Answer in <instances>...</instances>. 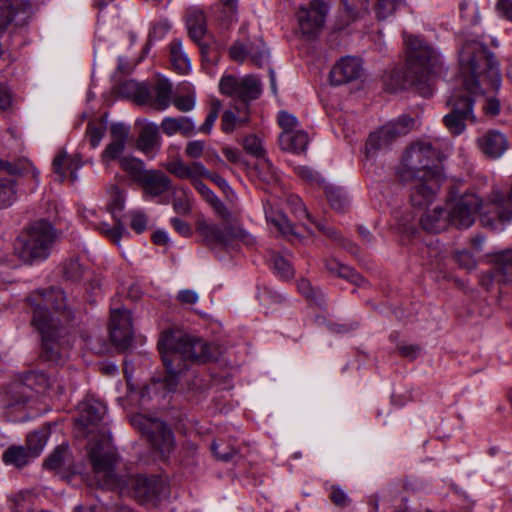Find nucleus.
Masks as SVG:
<instances>
[{
    "mask_svg": "<svg viewBox=\"0 0 512 512\" xmlns=\"http://www.w3.org/2000/svg\"><path fill=\"white\" fill-rule=\"evenodd\" d=\"M460 73L463 77V85L470 95L455 92L448 100L451 112L444 116L443 123L447 130L454 136L462 134L466 129V122L474 123V100L471 95L482 93L480 80L494 90L501 85L499 63L494 54L477 40H467L459 50Z\"/></svg>",
    "mask_w": 512,
    "mask_h": 512,
    "instance_id": "obj_1",
    "label": "nucleus"
},
{
    "mask_svg": "<svg viewBox=\"0 0 512 512\" xmlns=\"http://www.w3.org/2000/svg\"><path fill=\"white\" fill-rule=\"evenodd\" d=\"M89 458L98 485L133 498L140 505L156 506L167 494V485L155 475L136 474L120 477L115 472L118 455L112 437L105 430L89 442Z\"/></svg>",
    "mask_w": 512,
    "mask_h": 512,
    "instance_id": "obj_2",
    "label": "nucleus"
},
{
    "mask_svg": "<svg viewBox=\"0 0 512 512\" xmlns=\"http://www.w3.org/2000/svg\"><path fill=\"white\" fill-rule=\"evenodd\" d=\"M406 62L403 70H393L385 80V89L395 92L414 89L428 98L433 94L432 70L439 58L434 48L419 36L403 32Z\"/></svg>",
    "mask_w": 512,
    "mask_h": 512,
    "instance_id": "obj_3",
    "label": "nucleus"
},
{
    "mask_svg": "<svg viewBox=\"0 0 512 512\" xmlns=\"http://www.w3.org/2000/svg\"><path fill=\"white\" fill-rule=\"evenodd\" d=\"M163 365L166 369L165 386L173 391L178 383V376L188 368V362L206 363L217 359V348L203 339L179 336L165 331L158 344Z\"/></svg>",
    "mask_w": 512,
    "mask_h": 512,
    "instance_id": "obj_4",
    "label": "nucleus"
},
{
    "mask_svg": "<svg viewBox=\"0 0 512 512\" xmlns=\"http://www.w3.org/2000/svg\"><path fill=\"white\" fill-rule=\"evenodd\" d=\"M45 307L37 305L33 311L32 325L42 336V357L48 361H58L61 356V345L58 341L59 321L49 313L47 307L60 311L64 302V291L61 288H50L41 293Z\"/></svg>",
    "mask_w": 512,
    "mask_h": 512,
    "instance_id": "obj_5",
    "label": "nucleus"
},
{
    "mask_svg": "<svg viewBox=\"0 0 512 512\" xmlns=\"http://www.w3.org/2000/svg\"><path fill=\"white\" fill-rule=\"evenodd\" d=\"M56 241V230L45 220L27 226L14 243V253L25 264H36L46 260Z\"/></svg>",
    "mask_w": 512,
    "mask_h": 512,
    "instance_id": "obj_6",
    "label": "nucleus"
},
{
    "mask_svg": "<svg viewBox=\"0 0 512 512\" xmlns=\"http://www.w3.org/2000/svg\"><path fill=\"white\" fill-rule=\"evenodd\" d=\"M477 199L470 194H463L455 200L451 193L447 203L448 208L436 207L426 212L420 219L421 226L430 233L444 231L450 224L465 229L473 224L472 209L470 205H476Z\"/></svg>",
    "mask_w": 512,
    "mask_h": 512,
    "instance_id": "obj_7",
    "label": "nucleus"
},
{
    "mask_svg": "<svg viewBox=\"0 0 512 512\" xmlns=\"http://www.w3.org/2000/svg\"><path fill=\"white\" fill-rule=\"evenodd\" d=\"M439 151L426 139L413 142L405 151L397 169L400 181H409L417 175H431L436 168L443 171L439 163Z\"/></svg>",
    "mask_w": 512,
    "mask_h": 512,
    "instance_id": "obj_8",
    "label": "nucleus"
},
{
    "mask_svg": "<svg viewBox=\"0 0 512 512\" xmlns=\"http://www.w3.org/2000/svg\"><path fill=\"white\" fill-rule=\"evenodd\" d=\"M120 167L141 187L145 198L160 197L172 189V180L166 173L159 169H145L141 159L123 157L120 159Z\"/></svg>",
    "mask_w": 512,
    "mask_h": 512,
    "instance_id": "obj_9",
    "label": "nucleus"
},
{
    "mask_svg": "<svg viewBox=\"0 0 512 512\" xmlns=\"http://www.w3.org/2000/svg\"><path fill=\"white\" fill-rule=\"evenodd\" d=\"M466 194L473 195L477 199L476 205L469 206V209L472 208L473 222L476 213L479 214L483 226L494 230L498 229L499 225L512 221V203L501 191L493 189L485 199H481L473 192Z\"/></svg>",
    "mask_w": 512,
    "mask_h": 512,
    "instance_id": "obj_10",
    "label": "nucleus"
},
{
    "mask_svg": "<svg viewBox=\"0 0 512 512\" xmlns=\"http://www.w3.org/2000/svg\"><path fill=\"white\" fill-rule=\"evenodd\" d=\"M131 424L146 437L153 450L162 457L168 456L174 449V435L162 420L138 414L131 418Z\"/></svg>",
    "mask_w": 512,
    "mask_h": 512,
    "instance_id": "obj_11",
    "label": "nucleus"
},
{
    "mask_svg": "<svg viewBox=\"0 0 512 512\" xmlns=\"http://www.w3.org/2000/svg\"><path fill=\"white\" fill-rule=\"evenodd\" d=\"M197 232L202 237V242L209 247L218 245L229 247L234 241H241L245 245H253L255 238L240 227L227 225L224 228L210 224L205 220L197 222Z\"/></svg>",
    "mask_w": 512,
    "mask_h": 512,
    "instance_id": "obj_12",
    "label": "nucleus"
},
{
    "mask_svg": "<svg viewBox=\"0 0 512 512\" xmlns=\"http://www.w3.org/2000/svg\"><path fill=\"white\" fill-rule=\"evenodd\" d=\"M492 267L480 276V284L487 291L498 290L512 284V247L490 254Z\"/></svg>",
    "mask_w": 512,
    "mask_h": 512,
    "instance_id": "obj_13",
    "label": "nucleus"
},
{
    "mask_svg": "<svg viewBox=\"0 0 512 512\" xmlns=\"http://www.w3.org/2000/svg\"><path fill=\"white\" fill-rule=\"evenodd\" d=\"M25 174H31L38 181L40 172L27 159H19L14 163L0 159V208L10 206L16 199L14 180L5 179L3 176H21Z\"/></svg>",
    "mask_w": 512,
    "mask_h": 512,
    "instance_id": "obj_14",
    "label": "nucleus"
},
{
    "mask_svg": "<svg viewBox=\"0 0 512 512\" xmlns=\"http://www.w3.org/2000/svg\"><path fill=\"white\" fill-rule=\"evenodd\" d=\"M443 180V171L436 168L431 175H417L409 181L402 182L411 185L409 194L411 204L417 208H425L435 199Z\"/></svg>",
    "mask_w": 512,
    "mask_h": 512,
    "instance_id": "obj_15",
    "label": "nucleus"
},
{
    "mask_svg": "<svg viewBox=\"0 0 512 512\" xmlns=\"http://www.w3.org/2000/svg\"><path fill=\"white\" fill-rule=\"evenodd\" d=\"M222 94L239 98L243 104L259 98L261 94L260 79L254 75L237 78L233 75L223 76L219 83Z\"/></svg>",
    "mask_w": 512,
    "mask_h": 512,
    "instance_id": "obj_16",
    "label": "nucleus"
},
{
    "mask_svg": "<svg viewBox=\"0 0 512 512\" xmlns=\"http://www.w3.org/2000/svg\"><path fill=\"white\" fill-rule=\"evenodd\" d=\"M79 416L75 420L76 437L86 438L98 430L106 414V406L93 398L82 401L78 406Z\"/></svg>",
    "mask_w": 512,
    "mask_h": 512,
    "instance_id": "obj_17",
    "label": "nucleus"
},
{
    "mask_svg": "<svg viewBox=\"0 0 512 512\" xmlns=\"http://www.w3.org/2000/svg\"><path fill=\"white\" fill-rule=\"evenodd\" d=\"M327 13L323 1L313 0L308 6H300L296 17L302 34L308 38L316 36L322 29Z\"/></svg>",
    "mask_w": 512,
    "mask_h": 512,
    "instance_id": "obj_18",
    "label": "nucleus"
},
{
    "mask_svg": "<svg viewBox=\"0 0 512 512\" xmlns=\"http://www.w3.org/2000/svg\"><path fill=\"white\" fill-rule=\"evenodd\" d=\"M110 339L116 348L125 351L132 343V316L128 310H113L110 317Z\"/></svg>",
    "mask_w": 512,
    "mask_h": 512,
    "instance_id": "obj_19",
    "label": "nucleus"
},
{
    "mask_svg": "<svg viewBox=\"0 0 512 512\" xmlns=\"http://www.w3.org/2000/svg\"><path fill=\"white\" fill-rule=\"evenodd\" d=\"M136 98L140 104H149L157 111L166 110L172 102V84L164 78L158 79L152 90L147 87H139Z\"/></svg>",
    "mask_w": 512,
    "mask_h": 512,
    "instance_id": "obj_20",
    "label": "nucleus"
},
{
    "mask_svg": "<svg viewBox=\"0 0 512 512\" xmlns=\"http://www.w3.org/2000/svg\"><path fill=\"white\" fill-rule=\"evenodd\" d=\"M229 55L231 59L239 63H243L249 58L258 67H262L268 57L265 44L261 39L246 42L238 40L230 47Z\"/></svg>",
    "mask_w": 512,
    "mask_h": 512,
    "instance_id": "obj_21",
    "label": "nucleus"
},
{
    "mask_svg": "<svg viewBox=\"0 0 512 512\" xmlns=\"http://www.w3.org/2000/svg\"><path fill=\"white\" fill-rule=\"evenodd\" d=\"M186 26L189 37L198 44L201 55L205 61L213 62L210 57V47L201 43V39L207 32V20L204 12L198 8H191L187 11Z\"/></svg>",
    "mask_w": 512,
    "mask_h": 512,
    "instance_id": "obj_22",
    "label": "nucleus"
},
{
    "mask_svg": "<svg viewBox=\"0 0 512 512\" xmlns=\"http://www.w3.org/2000/svg\"><path fill=\"white\" fill-rule=\"evenodd\" d=\"M362 72V63L356 57L341 58L330 71L333 85H342L358 79Z\"/></svg>",
    "mask_w": 512,
    "mask_h": 512,
    "instance_id": "obj_23",
    "label": "nucleus"
},
{
    "mask_svg": "<svg viewBox=\"0 0 512 512\" xmlns=\"http://www.w3.org/2000/svg\"><path fill=\"white\" fill-rule=\"evenodd\" d=\"M477 144L482 153L491 159L501 157L509 147L506 136L496 130L487 131L477 139Z\"/></svg>",
    "mask_w": 512,
    "mask_h": 512,
    "instance_id": "obj_24",
    "label": "nucleus"
},
{
    "mask_svg": "<svg viewBox=\"0 0 512 512\" xmlns=\"http://www.w3.org/2000/svg\"><path fill=\"white\" fill-rule=\"evenodd\" d=\"M129 136V128L121 123L112 124L110 127V143L102 152L103 161H111L121 159L120 155L123 153L126 141Z\"/></svg>",
    "mask_w": 512,
    "mask_h": 512,
    "instance_id": "obj_25",
    "label": "nucleus"
},
{
    "mask_svg": "<svg viewBox=\"0 0 512 512\" xmlns=\"http://www.w3.org/2000/svg\"><path fill=\"white\" fill-rule=\"evenodd\" d=\"M396 139L397 132L395 128L392 125L386 124L369 135L366 141V152L370 154L388 148Z\"/></svg>",
    "mask_w": 512,
    "mask_h": 512,
    "instance_id": "obj_26",
    "label": "nucleus"
},
{
    "mask_svg": "<svg viewBox=\"0 0 512 512\" xmlns=\"http://www.w3.org/2000/svg\"><path fill=\"white\" fill-rule=\"evenodd\" d=\"M137 149L145 155L153 157L154 150L160 146L159 128L154 123L145 125L138 136Z\"/></svg>",
    "mask_w": 512,
    "mask_h": 512,
    "instance_id": "obj_27",
    "label": "nucleus"
},
{
    "mask_svg": "<svg viewBox=\"0 0 512 512\" xmlns=\"http://www.w3.org/2000/svg\"><path fill=\"white\" fill-rule=\"evenodd\" d=\"M162 131L167 136L181 133L185 137L191 136L195 131L194 122L185 116L181 117H165L160 125Z\"/></svg>",
    "mask_w": 512,
    "mask_h": 512,
    "instance_id": "obj_28",
    "label": "nucleus"
},
{
    "mask_svg": "<svg viewBox=\"0 0 512 512\" xmlns=\"http://www.w3.org/2000/svg\"><path fill=\"white\" fill-rule=\"evenodd\" d=\"M278 141L283 151L293 153L304 152L309 142L307 133L301 130L295 133L282 132L279 135Z\"/></svg>",
    "mask_w": 512,
    "mask_h": 512,
    "instance_id": "obj_29",
    "label": "nucleus"
},
{
    "mask_svg": "<svg viewBox=\"0 0 512 512\" xmlns=\"http://www.w3.org/2000/svg\"><path fill=\"white\" fill-rule=\"evenodd\" d=\"M2 460L6 465L23 468L34 461L35 458L23 445H11L4 451Z\"/></svg>",
    "mask_w": 512,
    "mask_h": 512,
    "instance_id": "obj_30",
    "label": "nucleus"
},
{
    "mask_svg": "<svg viewBox=\"0 0 512 512\" xmlns=\"http://www.w3.org/2000/svg\"><path fill=\"white\" fill-rule=\"evenodd\" d=\"M326 270L333 275L344 278L355 285L361 286L365 281L364 278L358 274L353 268L346 266L335 258H328L325 260Z\"/></svg>",
    "mask_w": 512,
    "mask_h": 512,
    "instance_id": "obj_31",
    "label": "nucleus"
},
{
    "mask_svg": "<svg viewBox=\"0 0 512 512\" xmlns=\"http://www.w3.org/2000/svg\"><path fill=\"white\" fill-rule=\"evenodd\" d=\"M49 386V378L44 373L37 371H29L23 374L19 383L15 384L17 389L27 388L36 392H44Z\"/></svg>",
    "mask_w": 512,
    "mask_h": 512,
    "instance_id": "obj_32",
    "label": "nucleus"
},
{
    "mask_svg": "<svg viewBox=\"0 0 512 512\" xmlns=\"http://www.w3.org/2000/svg\"><path fill=\"white\" fill-rule=\"evenodd\" d=\"M170 59L178 73L186 74L190 70V60L183 51L182 42L179 39H174L170 43Z\"/></svg>",
    "mask_w": 512,
    "mask_h": 512,
    "instance_id": "obj_33",
    "label": "nucleus"
},
{
    "mask_svg": "<svg viewBox=\"0 0 512 512\" xmlns=\"http://www.w3.org/2000/svg\"><path fill=\"white\" fill-rule=\"evenodd\" d=\"M44 470L64 479V445L60 444L44 459Z\"/></svg>",
    "mask_w": 512,
    "mask_h": 512,
    "instance_id": "obj_34",
    "label": "nucleus"
},
{
    "mask_svg": "<svg viewBox=\"0 0 512 512\" xmlns=\"http://www.w3.org/2000/svg\"><path fill=\"white\" fill-rule=\"evenodd\" d=\"M269 265L274 273L283 280H289L294 276V269L290 262L278 253L272 252L269 257Z\"/></svg>",
    "mask_w": 512,
    "mask_h": 512,
    "instance_id": "obj_35",
    "label": "nucleus"
},
{
    "mask_svg": "<svg viewBox=\"0 0 512 512\" xmlns=\"http://www.w3.org/2000/svg\"><path fill=\"white\" fill-rule=\"evenodd\" d=\"M47 443V432L45 430H35L26 437V443L23 445L36 459L42 453Z\"/></svg>",
    "mask_w": 512,
    "mask_h": 512,
    "instance_id": "obj_36",
    "label": "nucleus"
},
{
    "mask_svg": "<svg viewBox=\"0 0 512 512\" xmlns=\"http://www.w3.org/2000/svg\"><path fill=\"white\" fill-rule=\"evenodd\" d=\"M106 132V123L100 118L98 120L89 121L86 128V137L92 148H96Z\"/></svg>",
    "mask_w": 512,
    "mask_h": 512,
    "instance_id": "obj_37",
    "label": "nucleus"
},
{
    "mask_svg": "<svg viewBox=\"0 0 512 512\" xmlns=\"http://www.w3.org/2000/svg\"><path fill=\"white\" fill-rule=\"evenodd\" d=\"M344 6V13L347 17V23L354 21L363 13L367 12L369 0H341Z\"/></svg>",
    "mask_w": 512,
    "mask_h": 512,
    "instance_id": "obj_38",
    "label": "nucleus"
},
{
    "mask_svg": "<svg viewBox=\"0 0 512 512\" xmlns=\"http://www.w3.org/2000/svg\"><path fill=\"white\" fill-rule=\"evenodd\" d=\"M326 197L331 208L334 210L344 212L347 209L349 203L341 190L335 188H327Z\"/></svg>",
    "mask_w": 512,
    "mask_h": 512,
    "instance_id": "obj_39",
    "label": "nucleus"
},
{
    "mask_svg": "<svg viewBox=\"0 0 512 512\" xmlns=\"http://www.w3.org/2000/svg\"><path fill=\"white\" fill-rule=\"evenodd\" d=\"M86 272L87 268L79 262L78 258L71 259L66 265V282L78 283L84 278Z\"/></svg>",
    "mask_w": 512,
    "mask_h": 512,
    "instance_id": "obj_40",
    "label": "nucleus"
},
{
    "mask_svg": "<svg viewBox=\"0 0 512 512\" xmlns=\"http://www.w3.org/2000/svg\"><path fill=\"white\" fill-rule=\"evenodd\" d=\"M257 298L264 307H268L270 304H281L285 300L280 293L266 286L259 288Z\"/></svg>",
    "mask_w": 512,
    "mask_h": 512,
    "instance_id": "obj_41",
    "label": "nucleus"
},
{
    "mask_svg": "<svg viewBox=\"0 0 512 512\" xmlns=\"http://www.w3.org/2000/svg\"><path fill=\"white\" fill-rule=\"evenodd\" d=\"M329 498L336 507L341 509L348 507L352 502L348 494L337 484L331 485Z\"/></svg>",
    "mask_w": 512,
    "mask_h": 512,
    "instance_id": "obj_42",
    "label": "nucleus"
},
{
    "mask_svg": "<svg viewBox=\"0 0 512 512\" xmlns=\"http://www.w3.org/2000/svg\"><path fill=\"white\" fill-rule=\"evenodd\" d=\"M211 450L217 459L224 462L232 460L237 454V450L233 446L216 441L212 443Z\"/></svg>",
    "mask_w": 512,
    "mask_h": 512,
    "instance_id": "obj_43",
    "label": "nucleus"
},
{
    "mask_svg": "<svg viewBox=\"0 0 512 512\" xmlns=\"http://www.w3.org/2000/svg\"><path fill=\"white\" fill-rule=\"evenodd\" d=\"M186 175V179L190 180L192 185L202 177L212 178V173H210V171L207 170L200 162H193L189 165L187 164Z\"/></svg>",
    "mask_w": 512,
    "mask_h": 512,
    "instance_id": "obj_44",
    "label": "nucleus"
},
{
    "mask_svg": "<svg viewBox=\"0 0 512 512\" xmlns=\"http://www.w3.org/2000/svg\"><path fill=\"white\" fill-rule=\"evenodd\" d=\"M221 109V102L217 99L211 102L210 111L204 121V123L199 127V132L204 134H209L212 130V127L215 121L218 118L219 112Z\"/></svg>",
    "mask_w": 512,
    "mask_h": 512,
    "instance_id": "obj_45",
    "label": "nucleus"
},
{
    "mask_svg": "<svg viewBox=\"0 0 512 512\" xmlns=\"http://www.w3.org/2000/svg\"><path fill=\"white\" fill-rule=\"evenodd\" d=\"M244 149L247 153L257 158H265V150L262 146L261 140L256 135H249L245 137L243 142Z\"/></svg>",
    "mask_w": 512,
    "mask_h": 512,
    "instance_id": "obj_46",
    "label": "nucleus"
},
{
    "mask_svg": "<svg viewBox=\"0 0 512 512\" xmlns=\"http://www.w3.org/2000/svg\"><path fill=\"white\" fill-rule=\"evenodd\" d=\"M404 0H377V17L380 20L392 15Z\"/></svg>",
    "mask_w": 512,
    "mask_h": 512,
    "instance_id": "obj_47",
    "label": "nucleus"
},
{
    "mask_svg": "<svg viewBox=\"0 0 512 512\" xmlns=\"http://www.w3.org/2000/svg\"><path fill=\"white\" fill-rule=\"evenodd\" d=\"M287 204L291 210V212L298 218H306L309 221L313 222L311 215L308 213L306 206L303 201L296 195H290L287 198Z\"/></svg>",
    "mask_w": 512,
    "mask_h": 512,
    "instance_id": "obj_48",
    "label": "nucleus"
},
{
    "mask_svg": "<svg viewBox=\"0 0 512 512\" xmlns=\"http://www.w3.org/2000/svg\"><path fill=\"white\" fill-rule=\"evenodd\" d=\"M171 104L181 112H189L194 109L196 104L195 93L193 92L186 95L175 96L173 97Z\"/></svg>",
    "mask_w": 512,
    "mask_h": 512,
    "instance_id": "obj_49",
    "label": "nucleus"
},
{
    "mask_svg": "<svg viewBox=\"0 0 512 512\" xmlns=\"http://www.w3.org/2000/svg\"><path fill=\"white\" fill-rule=\"evenodd\" d=\"M257 168L260 171L261 179L266 183H272L277 181V173L275 171V168L273 167L272 163L266 159L263 158L258 163Z\"/></svg>",
    "mask_w": 512,
    "mask_h": 512,
    "instance_id": "obj_50",
    "label": "nucleus"
},
{
    "mask_svg": "<svg viewBox=\"0 0 512 512\" xmlns=\"http://www.w3.org/2000/svg\"><path fill=\"white\" fill-rule=\"evenodd\" d=\"M100 231L105 234L115 244H119L125 228L120 221H116L113 227H109L107 224H102Z\"/></svg>",
    "mask_w": 512,
    "mask_h": 512,
    "instance_id": "obj_51",
    "label": "nucleus"
},
{
    "mask_svg": "<svg viewBox=\"0 0 512 512\" xmlns=\"http://www.w3.org/2000/svg\"><path fill=\"white\" fill-rule=\"evenodd\" d=\"M454 258L461 268L472 270L476 267V260L474 256L467 250L455 252Z\"/></svg>",
    "mask_w": 512,
    "mask_h": 512,
    "instance_id": "obj_52",
    "label": "nucleus"
},
{
    "mask_svg": "<svg viewBox=\"0 0 512 512\" xmlns=\"http://www.w3.org/2000/svg\"><path fill=\"white\" fill-rule=\"evenodd\" d=\"M278 124L282 128V132L291 133L297 127L298 121L294 115L286 111H280L278 114Z\"/></svg>",
    "mask_w": 512,
    "mask_h": 512,
    "instance_id": "obj_53",
    "label": "nucleus"
},
{
    "mask_svg": "<svg viewBox=\"0 0 512 512\" xmlns=\"http://www.w3.org/2000/svg\"><path fill=\"white\" fill-rule=\"evenodd\" d=\"M172 206L177 214L188 215L191 212V200L184 191L183 196L175 197L172 201Z\"/></svg>",
    "mask_w": 512,
    "mask_h": 512,
    "instance_id": "obj_54",
    "label": "nucleus"
},
{
    "mask_svg": "<svg viewBox=\"0 0 512 512\" xmlns=\"http://www.w3.org/2000/svg\"><path fill=\"white\" fill-rule=\"evenodd\" d=\"M221 3L224 7L223 13L225 14V18L223 21H225L226 25L237 21L238 0H221Z\"/></svg>",
    "mask_w": 512,
    "mask_h": 512,
    "instance_id": "obj_55",
    "label": "nucleus"
},
{
    "mask_svg": "<svg viewBox=\"0 0 512 512\" xmlns=\"http://www.w3.org/2000/svg\"><path fill=\"white\" fill-rule=\"evenodd\" d=\"M269 221L281 232L282 234H293V226L290 220L283 214H278L269 219Z\"/></svg>",
    "mask_w": 512,
    "mask_h": 512,
    "instance_id": "obj_56",
    "label": "nucleus"
},
{
    "mask_svg": "<svg viewBox=\"0 0 512 512\" xmlns=\"http://www.w3.org/2000/svg\"><path fill=\"white\" fill-rule=\"evenodd\" d=\"M237 125V115L233 111L227 110L222 114L221 129L224 133H232Z\"/></svg>",
    "mask_w": 512,
    "mask_h": 512,
    "instance_id": "obj_57",
    "label": "nucleus"
},
{
    "mask_svg": "<svg viewBox=\"0 0 512 512\" xmlns=\"http://www.w3.org/2000/svg\"><path fill=\"white\" fill-rule=\"evenodd\" d=\"M166 170L179 179H186L187 164L181 160L171 161L166 164Z\"/></svg>",
    "mask_w": 512,
    "mask_h": 512,
    "instance_id": "obj_58",
    "label": "nucleus"
},
{
    "mask_svg": "<svg viewBox=\"0 0 512 512\" xmlns=\"http://www.w3.org/2000/svg\"><path fill=\"white\" fill-rule=\"evenodd\" d=\"M131 228L138 234L143 233L146 230L147 218L142 212H133L131 214Z\"/></svg>",
    "mask_w": 512,
    "mask_h": 512,
    "instance_id": "obj_59",
    "label": "nucleus"
},
{
    "mask_svg": "<svg viewBox=\"0 0 512 512\" xmlns=\"http://www.w3.org/2000/svg\"><path fill=\"white\" fill-rule=\"evenodd\" d=\"M387 125H392L395 128V130L397 132V138H398L399 136H402V135H405L408 133V131L410 130V128L413 125V120H412V118H410L408 116H402L396 122H391V123H388Z\"/></svg>",
    "mask_w": 512,
    "mask_h": 512,
    "instance_id": "obj_60",
    "label": "nucleus"
},
{
    "mask_svg": "<svg viewBox=\"0 0 512 512\" xmlns=\"http://www.w3.org/2000/svg\"><path fill=\"white\" fill-rule=\"evenodd\" d=\"M204 142L200 140L190 141L185 148V154L190 158H199L204 152Z\"/></svg>",
    "mask_w": 512,
    "mask_h": 512,
    "instance_id": "obj_61",
    "label": "nucleus"
},
{
    "mask_svg": "<svg viewBox=\"0 0 512 512\" xmlns=\"http://www.w3.org/2000/svg\"><path fill=\"white\" fill-rule=\"evenodd\" d=\"M170 223L175 231L181 236L189 237L192 235V228L188 222L174 217L170 220Z\"/></svg>",
    "mask_w": 512,
    "mask_h": 512,
    "instance_id": "obj_62",
    "label": "nucleus"
},
{
    "mask_svg": "<svg viewBox=\"0 0 512 512\" xmlns=\"http://www.w3.org/2000/svg\"><path fill=\"white\" fill-rule=\"evenodd\" d=\"M12 104V94L9 88L0 83V111H5L11 107Z\"/></svg>",
    "mask_w": 512,
    "mask_h": 512,
    "instance_id": "obj_63",
    "label": "nucleus"
},
{
    "mask_svg": "<svg viewBox=\"0 0 512 512\" xmlns=\"http://www.w3.org/2000/svg\"><path fill=\"white\" fill-rule=\"evenodd\" d=\"M193 187L201 194V196L209 203L217 196L215 193L200 179L193 184Z\"/></svg>",
    "mask_w": 512,
    "mask_h": 512,
    "instance_id": "obj_64",
    "label": "nucleus"
}]
</instances>
